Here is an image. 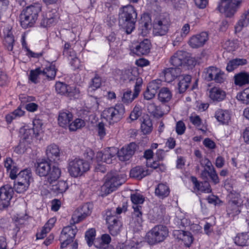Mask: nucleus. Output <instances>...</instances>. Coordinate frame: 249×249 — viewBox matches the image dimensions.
<instances>
[{
  "label": "nucleus",
  "mask_w": 249,
  "mask_h": 249,
  "mask_svg": "<svg viewBox=\"0 0 249 249\" xmlns=\"http://www.w3.org/2000/svg\"><path fill=\"white\" fill-rule=\"evenodd\" d=\"M142 114L141 110L138 107L135 106L133 110L131 112L129 119L131 121H133L136 120Z\"/></svg>",
  "instance_id": "59"
},
{
  "label": "nucleus",
  "mask_w": 249,
  "mask_h": 249,
  "mask_svg": "<svg viewBox=\"0 0 249 249\" xmlns=\"http://www.w3.org/2000/svg\"><path fill=\"white\" fill-rule=\"evenodd\" d=\"M169 16L166 14H161L157 17L153 22V33L154 36H162L168 32L170 26Z\"/></svg>",
  "instance_id": "6"
},
{
  "label": "nucleus",
  "mask_w": 249,
  "mask_h": 249,
  "mask_svg": "<svg viewBox=\"0 0 249 249\" xmlns=\"http://www.w3.org/2000/svg\"><path fill=\"white\" fill-rule=\"evenodd\" d=\"M132 208L133 212H132L131 214L132 218L135 222L137 223L138 225H140L143 221L142 206L134 205L132 206Z\"/></svg>",
  "instance_id": "37"
},
{
  "label": "nucleus",
  "mask_w": 249,
  "mask_h": 249,
  "mask_svg": "<svg viewBox=\"0 0 249 249\" xmlns=\"http://www.w3.org/2000/svg\"><path fill=\"white\" fill-rule=\"evenodd\" d=\"M155 212L154 217L157 221H160L165 214L166 209L164 205H160L158 207L154 208Z\"/></svg>",
  "instance_id": "49"
},
{
  "label": "nucleus",
  "mask_w": 249,
  "mask_h": 249,
  "mask_svg": "<svg viewBox=\"0 0 249 249\" xmlns=\"http://www.w3.org/2000/svg\"><path fill=\"white\" fill-rule=\"evenodd\" d=\"M55 88L56 92L58 94L65 95L70 98L72 97L74 98H77L76 97V92L78 90L76 88H71L64 83L61 82H56L55 85Z\"/></svg>",
  "instance_id": "19"
},
{
  "label": "nucleus",
  "mask_w": 249,
  "mask_h": 249,
  "mask_svg": "<svg viewBox=\"0 0 249 249\" xmlns=\"http://www.w3.org/2000/svg\"><path fill=\"white\" fill-rule=\"evenodd\" d=\"M85 123L81 119H76L69 125L71 131H74L85 126Z\"/></svg>",
  "instance_id": "52"
},
{
  "label": "nucleus",
  "mask_w": 249,
  "mask_h": 249,
  "mask_svg": "<svg viewBox=\"0 0 249 249\" xmlns=\"http://www.w3.org/2000/svg\"><path fill=\"white\" fill-rule=\"evenodd\" d=\"M29 143V141L27 140L22 139L18 144V145L16 147L15 151L17 153H24L27 150L26 145Z\"/></svg>",
  "instance_id": "58"
},
{
  "label": "nucleus",
  "mask_w": 249,
  "mask_h": 249,
  "mask_svg": "<svg viewBox=\"0 0 249 249\" xmlns=\"http://www.w3.org/2000/svg\"><path fill=\"white\" fill-rule=\"evenodd\" d=\"M122 184L118 175L114 173H108L105 177V181L101 187L103 195L107 196L115 191Z\"/></svg>",
  "instance_id": "10"
},
{
  "label": "nucleus",
  "mask_w": 249,
  "mask_h": 249,
  "mask_svg": "<svg viewBox=\"0 0 249 249\" xmlns=\"http://www.w3.org/2000/svg\"><path fill=\"white\" fill-rule=\"evenodd\" d=\"M243 0H221L217 9L227 18H232L240 7Z\"/></svg>",
  "instance_id": "8"
},
{
  "label": "nucleus",
  "mask_w": 249,
  "mask_h": 249,
  "mask_svg": "<svg viewBox=\"0 0 249 249\" xmlns=\"http://www.w3.org/2000/svg\"><path fill=\"white\" fill-rule=\"evenodd\" d=\"M56 71L55 65L52 63L49 66L42 70L46 72V73H42V74L46 76L48 80H53L56 76Z\"/></svg>",
  "instance_id": "43"
},
{
  "label": "nucleus",
  "mask_w": 249,
  "mask_h": 249,
  "mask_svg": "<svg viewBox=\"0 0 249 249\" xmlns=\"http://www.w3.org/2000/svg\"><path fill=\"white\" fill-rule=\"evenodd\" d=\"M200 165L206 168L207 170L212 171L215 170L211 161L207 158H204L200 160Z\"/></svg>",
  "instance_id": "61"
},
{
  "label": "nucleus",
  "mask_w": 249,
  "mask_h": 249,
  "mask_svg": "<svg viewBox=\"0 0 249 249\" xmlns=\"http://www.w3.org/2000/svg\"><path fill=\"white\" fill-rule=\"evenodd\" d=\"M151 27L152 23L150 15L147 13L143 14L139 25V34L142 36H146L149 33Z\"/></svg>",
  "instance_id": "22"
},
{
  "label": "nucleus",
  "mask_w": 249,
  "mask_h": 249,
  "mask_svg": "<svg viewBox=\"0 0 249 249\" xmlns=\"http://www.w3.org/2000/svg\"><path fill=\"white\" fill-rule=\"evenodd\" d=\"M234 243L239 246L244 247L249 245V236L248 233L238 234L234 238Z\"/></svg>",
  "instance_id": "41"
},
{
  "label": "nucleus",
  "mask_w": 249,
  "mask_h": 249,
  "mask_svg": "<svg viewBox=\"0 0 249 249\" xmlns=\"http://www.w3.org/2000/svg\"><path fill=\"white\" fill-rule=\"evenodd\" d=\"M40 26L41 27L47 28L52 26H54L51 20L47 16V14L42 15V18L40 22Z\"/></svg>",
  "instance_id": "60"
},
{
  "label": "nucleus",
  "mask_w": 249,
  "mask_h": 249,
  "mask_svg": "<svg viewBox=\"0 0 249 249\" xmlns=\"http://www.w3.org/2000/svg\"><path fill=\"white\" fill-rule=\"evenodd\" d=\"M33 127L29 128L28 126H24L20 130L23 133L22 139L27 140L30 138L35 137L36 139H40V135L42 134L43 123L40 119H35L33 121Z\"/></svg>",
  "instance_id": "9"
},
{
  "label": "nucleus",
  "mask_w": 249,
  "mask_h": 249,
  "mask_svg": "<svg viewBox=\"0 0 249 249\" xmlns=\"http://www.w3.org/2000/svg\"><path fill=\"white\" fill-rule=\"evenodd\" d=\"M42 73H46V72L42 71L40 68H37L34 70H31L29 79L32 82L36 84L37 83V79L38 76L42 74Z\"/></svg>",
  "instance_id": "54"
},
{
  "label": "nucleus",
  "mask_w": 249,
  "mask_h": 249,
  "mask_svg": "<svg viewBox=\"0 0 249 249\" xmlns=\"http://www.w3.org/2000/svg\"><path fill=\"white\" fill-rule=\"evenodd\" d=\"M170 190L166 183H160L155 188V195L160 199H164L168 196Z\"/></svg>",
  "instance_id": "30"
},
{
  "label": "nucleus",
  "mask_w": 249,
  "mask_h": 249,
  "mask_svg": "<svg viewBox=\"0 0 249 249\" xmlns=\"http://www.w3.org/2000/svg\"><path fill=\"white\" fill-rule=\"evenodd\" d=\"M203 75L205 80L208 82L214 81L216 83L221 84L224 83L226 79L224 72L214 66H210L205 68Z\"/></svg>",
  "instance_id": "11"
},
{
  "label": "nucleus",
  "mask_w": 249,
  "mask_h": 249,
  "mask_svg": "<svg viewBox=\"0 0 249 249\" xmlns=\"http://www.w3.org/2000/svg\"><path fill=\"white\" fill-rule=\"evenodd\" d=\"M96 231L94 229L91 228L88 230L85 233V239L89 247L92 246L95 239Z\"/></svg>",
  "instance_id": "51"
},
{
  "label": "nucleus",
  "mask_w": 249,
  "mask_h": 249,
  "mask_svg": "<svg viewBox=\"0 0 249 249\" xmlns=\"http://www.w3.org/2000/svg\"><path fill=\"white\" fill-rule=\"evenodd\" d=\"M229 200L226 208L227 214L229 217H233L241 212L242 202L239 194H231L229 195Z\"/></svg>",
  "instance_id": "12"
},
{
  "label": "nucleus",
  "mask_w": 249,
  "mask_h": 249,
  "mask_svg": "<svg viewBox=\"0 0 249 249\" xmlns=\"http://www.w3.org/2000/svg\"><path fill=\"white\" fill-rule=\"evenodd\" d=\"M46 160L53 163H57V161L59 160L60 155L59 147L55 144L48 146L46 150Z\"/></svg>",
  "instance_id": "23"
},
{
  "label": "nucleus",
  "mask_w": 249,
  "mask_h": 249,
  "mask_svg": "<svg viewBox=\"0 0 249 249\" xmlns=\"http://www.w3.org/2000/svg\"><path fill=\"white\" fill-rule=\"evenodd\" d=\"M209 97L213 101L220 102L225 99L226 93L220 89L214 87L210 89Z\"/></svg>",
  "instance_id": "32"
},
{
  "label": "nucleus",
  "mask_w": 249,
  "mask_h": 249,
  "mask_svg": "<svg viewBox=\"0 0 249 249\" xmlns=\"http://www.w3.org/2000/svg\"><path fill=\"white\" fill-rule=\"evenodd\" d=\"M208 38V34L207 32H203L191 36L188 41V44L192 48H198L203 46Z\"/></svg>",
  "instance_id": "21"
},
{
  "label": "nucleus",
  "mask_w": 249,
  "mask_h": 249,
  "mask_svg": "<svg viewBox=\"0 0 249 249\" xmlns=\"http://www.w3.org/2000/svg\"><path fill=\"white\" fill-rule=\"evenodd\" d=\"M191 180L194 185V189L202 192L210 193L212 192L211 186L208 181L205 180L199 182L197 178L194 176H191Z\"/></svg>",
  "instance_id": "27"
},
{
  "label": "nucleus",
  "mask_w": 249,
  "mask_h": 249,
  "mask_svg": "<svg viewBox=\"0 0 249 249\" xmlns=\"http://www.w3.org/2000/svg\"><path fill=\"white\" fill-rule=\"evenodd\" d=\"M30 184L18 180L14 181L13 190L19 194L24 193L28 188Z\"/></svg>",
  "instance_id": "46"
},
{
  "label": "nucleus",
  "mask_w": 249,
  "mask_h": 249,
  "mask_svg": "<svg viewBox=\"0 0 249 249\" xmlns=\"http://www.w3.org/2000/svg\"><path fill=\"white\" fill-rule=\"evenodd\" d=\"M152 44L147 38L140 41L131 49V52L137 56L146 55L150 52Z\"/></svg>",
  "instance_id": "17"
},
{
  "label": "nucleus",
  "mask_w": 249,
  "mask_h": 249,
  "mask_svg": "<svg viewBox=\"0 0 249 249\" xmlns=\"http://www.w3.org/2000/svg\"><path fill=\"white\" fill-rule=\"evenodd\" d=\"M142 84V79L140 77L137 78L134 86V93L132 94L131 90L129 89L124 90L123 95L121 97L122 102L126 105L131 103L138 96L141 89Z\"/></svg>",
  "instance_id": "15"
},
{
  "label": "nucleus",
  "mask_w": 249,
  "mask_h": 249,
  "mask_svg": "<svg viewBox=\"0 0 249 249\" xmlns=\"http://www.w3.org/2000/svg\"><path fill=\"white\" fill-rule=\"evenodd\" d=\"M68 189V185L67 183L63 180L58 181L56 184L53 185L51 188L52 191L57 195L62 194Z\"/></svg>",
  "instance_id": "40"
},
{
  "label": "nucleus",
  "mask_w": 249,
  "mask_h": 249,
  "mask_svg": "<svg viewBox=\"0 0 249 249\" xmlns=\"http://www.w3.org/2000/svg\"><path fill=\"white\" fill-rule=\"evenodd\" d=\"M150 172L148 169L144 170L143 168L141 166H137L133 168L130 172V175L131 177L141 179L146 176L149 175Z\"/></svg>",
  "instance_id": "36"
},
{
  "label": "nucleus",
  "mask_w": 249,
  "mask_h": 249,
  "mask_svg": "<svg viewBox=\"0 0 249 249\" xmlns=\"http://www.w3.org/2000/svg\"><path fill=\"white\" fill-rule=\"evenodd\" d=\"M97 130L98 136L101 139H103L106 135L105 125L103 122L99 123L97 126Z\"/></svg>",
  "instance_id": "63"
},
{
  "label": "nucleus",
  "mask_w": 249,
  "mask_h": 249,
  "mask_svg": "<svg viewBox=\"0 0 249 249\" xmlns=\"http://www.w3.org/2000/svg\"><path fill=\"white\" fill-rule=\"evenodd\" d=\"M32 172L30 169H25L18 172L16 178L17 180L30 184Z\"/></svg>",
  "instance_id": "39"
},
{
  "label": "nucleus",
  "mask_w": 249,
  "mask_h": 249,
  "mask_svg": "<svg viewBox=\"0 0 249 249\" xmlns=\"http://www.w3.org/2000/svg\"><path fill=\"white\" fill-rule=\"evenodd\" d=\"M80 214L77 216V220L76 221V223H78L84 219H85L87 216L89 215L91 213V209L89 208V205L86 204L83 205L81 209Z\"/></svg>",
  "instance_id": "45"
},
{
  "label": "nucleus",
  "mask_w": 249,
  "mask_h": 249,
  "mask_svg": "<svg viewBox=\"0 0 249 249\" xmlns=\"http://www.w3.org/2000/svg\"><path fill=\"white\" fill-rule=\"evenodd\" d=\"M185 52L182 51H177L171 57L170 62L171 65L174 68H179L185 62L184 54H186Z\"/></svg>",
  "instance_id": "28"
},
{
  "label": "nucleus",
  "mask_w": 249,
  "mask_h": 249,
  "mask_svg": "<svg viewBox=\"0 0 249 249\" xmlns=\"http://www.w3.org/2000/svg\"><path fill=\"white\" fill-rule=\"evenodd\" d=\"M45 14H47V16H48L50 20H51L53 25L56 24L59 18V13L56 9H52L49 10L46 12Z\"/></svg>",
  "instance_id": "53"
},
{
  "label": "nucleus",
  "mask_w": 249,
  "mask_h": 249,
  "mask_svg": "<svg viewBox=\"0 0 249 249\" xmlns=\"http://www.w3.org/2000/svg\"><path fill=\"white\" fill-rule=\"evenodd\" d=\"M68 169L70 175L76 178L82 176L89 169V164L83 159L75 158L69 161Z\"/></svg>",
  "instance_id": "7"
},
{
  "label": "nucleus",
  "mask_w": 249,
  "mask_h": 249,
  "mask_svg": "<svg viewBox=\"0 0 249 249\" xmlns=\"http://www.w3.org/2000/svg\"><path fill=\"white\" fill-rule=\"evenodd\" d=\"M181 70L180 68L171 67L167 68L164 70V75L165 81L168 83H170L175 79L181 76Z\"/></svg>",
  "instance_id": "25"
},
{
  "label": "nucleus",
  "mask_w": 249,
  "mask_h": 249,
  "mask_svg": "<svg viewBox=\"0 0 249 249\" xmlns=\"http://www.w3.org/2000/svg\"><path fill=\"white\" fill-rule=\"evenodd\" d=\"M138 148L135 142H131L127 145L123 147L118 151V157L121 161L128 160L135 153Z\"/></svg>",
  "instance_id": "18"
},
{
  "label": "nucleus",
  "mask_w": 249,
  "mask_h": 249,
  "mask_svg": "<svg viewBox=\"0 0 249 249\" xmlns=\"http://www.w3.org/2000/svg\"><path fill=\"white\" fill-rule=\"evenodd\" d=\"M185 124L182 121H179L177 122L176 129V132L178 135L183 134L185 132Z\"/></svg>",
  "instance_id": "64"
},
{
  "label": "nucleus",
  "mask_w": 249,
  "mask_h": 249,
  "mask_svg": "<svg viewBox=\"0 0 249 249\" xmlns=\"http://www.w3.org/2000/svg\"><path fill=\"white\" fill-rule=\"evenodd\" d=\"M24 114L25 111L22 109L21 106H19L16 109L5 116V120L8 124H10L13 120L24 116Z\"/></svg>",
  "instance_id": "33"
},
{
  "label": "nucleus",
  "mask_w": 249,
  "mask_h": 249,
  "mask_svg": "<svg viewBox=\"0 0 249 249\" xmlns=\"http://www.w3.org/2000/svg\"><path fill=\"white\" fill-rule=\"evenodd\" d=\"M249 24V11H246L241 16L240 19L234 26L235 33L240 32L244 27L247 26Z\"/></svg>",
  "instance_id": "31"
},
{
  "label": "nucleus",
  "mask_w": 249,
  "mask_h": 249,
  "mask_svg": "<svg viewBox=\"0 0 249 249\" xmlns=\"http://www.w3.org/2000/svg\"><path fill=\"white\" fill-rule=\"evenodd\" d=\"M111 242V237L109 235L107 234H104L102 235L101 238V242L98 245L95 246L99 249H105L104 246H107L109 245Z\"/></svg>",
  "instance_id": "56"
},
{
  "label": "nucleus",
  "mask_w": 249,
  "mask_h": 249,
  "mask_svg": "<svg viewBox=\"0 0 249 249\" xmlns=\"http://www.w3.org/2000/svg\"><path fill=\"white\" fill-rule=\"evenodd\" d=\"M115 155L110 152V150L104 151V162L107 164L112 162V159L115 158Z\"/></svg>",
  "instance_id": "62"
},
{
  "label": "nucleus",
  "mask_w": 249,
  "mask_h": 249,
  "mask_svg": "<svg viewBox=\"0 0 249 249\" xmlns=\"http://www.w3.org/2000/svg\"><path fill=\"white\" fill-rule=\"evenodd\" d=\"M142 131L144 134L150 133L152 130V123L150 118L144 119L141 124Z\"/></svg>",
  "instance_id": "47"
},
{
  "label": "nucleus",
  "mask_w": 249,
  "mask_h": 249,
  "mask_svg": "<svg viewBox=\"0 0 249 249\" xmlns=\"http://www.w3.org/2000/svg\"><path fill=\"white\" fill-rule=\"evenodd\" d=\"M41 11V5L39 3L28 6L23 10L19 17L21 27L24 29L33 27Z\"/></svg>",
  "instance_id": "3"
},
{
  "label": "nucleus",
  "mask_w": 249,
  "mask_h": 249,
  "mask_svg": "<svg viewBox=\"0 0 249 249\" xmlns=\"http://www.w3.org/2000/svg\"><path fill=\"white\" fill-rule=\"evenodd\" d=\"M77 231L78 230L74 224L63 228L59 239L61 242V249L67 247L68 245L73 242Z\"/></svg>",
  "instance_id": "13"
},
{
  "label": "nucleus",
  "mask_w": 249,
  "mask_h": 249,
  "mask_svg": "<svg viewBox=\"0 0 249 249\" xmlns=\"http://www.w3.org/2000/svg\"><path fill=\"white\" fill-rule=\"evenodd\" d=\"M73 115L70 111L65 110L60 111L58 117V123L61 127H66L72 121Z\"/></svg>",
  "instance_id": "26"
},
{
  "label": "nucleus",
  "mask_w": 249,
  "mask_h": 249,
  "mask_svg": "<svg viewBox=\"0 0 249 249\" xmlns=\"http://www.w3.org/2000/svg\"><path fill=\"white\" fill-rule=\"evenodd\" d=\"M168 229L162 225L154 227L146 235L145 240L150 245L163 242L168 236Z\"/></svg>",
  "instance_id": "4"
},
{
  "label": "nucleus",
  "mask_w": 249,
  "mask_h": 249,
  "mask_svg": "<svg viewBox=\"0 0 249 249\" xmlns=\"http://www.w3.org/2000/svg\"><path fill=\"white\" fill-rule=\"evenodd\" d=\"M131 200L133 203L132 206H141L144 201V197L140 194L135 193L131 194L130 196Z\"/></svg>",
  "instance_id": "50"
},
{
  "label": "nucleus",
  "mask_w": 249,
  "mask_h": 249,
  "mask_svg": "<svg viewBox=\"0 0 249 249\" xmlns=\"http://www.w3.org/2000/svg\"><path fill=\"white\" fill-rule=\"evenodd\" d=\"M106 222L108 225V229L112 236L117 235L120 231L122 223L118 217L113 214L110 210L106 212Z\"/></svg>",
  "instance_id": "14"
},
{
  "label": "nucleus",
  "mask_w": 249,
  "mask_h": 249,
  "mask_svg": "<svg viewBox=\"0 0 249 249\" xmlns=\"http://www.w3.org/2000/svg\"><path fill=\"white\" fill-rule=\"evenodd\" d=\"M160 80H154V81H152V82H150L148 84L147 87L148 88V90H150L152 92L156 94L157 92V91L160 88Z\"/></svg>",
  "instance_id": "57"
},
{
  "label": "nucleus",
  "mask_w": 249,
  "mask_h": 249,
  "mask_svg": "<svg viewBox=\"0 0 249 249\" xmlns=\"http://www.w3.org/2000/svg\"><path fill=\"white\" fill-rule=\"evenodd\" d=\"M36 174L40 177L46 178L50 185L60 178L61 171L57 163H53L45 159L38 160L35 163Z\"/></svg>",
  "instance_id": "1"
},
{
  "label": "nucleus",
  "mask_w": 249,
  "mask_h": 249,
  "mask_svg": "<svg viewBox=\"0 0 249 249\" xmlns=\"http://www.w3.org/2000/svg\"><path fill=\"white\" fill-rule=\"evenodd\" d=\"M159 161L157 160L153 161L150 165L147 166L156 170L158 172L162 173L165 172L166 170V166L163 163H160Z\"/></svg>",
  "instance_id": "55"
},
{
  "label": "nucleus",
  "mask_w": 249,
  "mask_h": 249,
  "mask_svg": "<svg viewBox=\"0 0 249 249\" xmlns=\"http://www.w3.org/2000/svg\"><path fill=\"white\" fill-rule=\"evenodd\" d=\"M137 18V13L133 6L127 5L120 8L119 25L127 34H130L135 29Z\"/></svg>",
  "instance_id": "2"
},
{
  "label": "nucleus",
  "mask_w": 249,
  "mask_h": 249,
  "mask_svg": "<svg viewBox=\"0 0 249 249\" xmlns=\"http://www.w3.org/2000/svg\"><path fill=\"white\" fill-rule=\"evenodd\" d=\"M215 117L221 124H227L230 120V115L227 110L218 109L215 113Z\"/></svg>",
  "instance_id": "38"
},
{
  "label": "nucleus",
  "mask_w": 249,
  "mask_h": 249,
  "mask_svg": "<svg viewBox=\"0 0 249 249\" xmlns=\"http://www.w3.org/2000/svg\"><path fill=\"white\" fill-rule=\"evenodd\" d=\"M102 84V78L97 73H95L89 83L88 92L89 94H91L93 91L100 88Z\"/></svg>",
  "instance_id": "35"
},
{
  "label": "nucleus",
  "mask_w": 249,
  "mask_h": 249,
  "mask_svg": "<svg viewBox=\"0 0 249 249\" xmlns=\"http://www.w3.org/2000/svg\"><path fill=\"white\" fill-rule=\"evenodd\" d=\"M236 98L243 104H249V87L237 94Z\"/></svg>",
  "instance_id": "48"
},
{
  "label": "nucleus",
  "mask_w": 249,
  "mask_h": 249,
  "mask_svg": "<svg viewBox=\"0 0 249 249\" xmlns=\"http://www.w3.org/2000/svg\"><path fill=\"white\" fill-rule=\"evenodd\" d=\"M234 84L236 85L242 86L243 85L249 84V73L242 71L234 76Z\"/></svg>",
  "instance_id": "34"
},
{
  "label": "nucleus",
  "mask_w": 249,
  "mask_h": 249,
  "mask_svg": "<svg viewBox=\"0 0 249 249\" xmlns=\"http://www.w3.org/2000/svg\"><path fill=\"white\" fill-rule=\"evenodd\" d=\"M4 166L7 171L9 173V177L13 180L16 179L18 176L19 167L13 160L10 158H7L4 161Z\"/></svg>",
  "instance_id": "24"
},
{
  "label": "nucleus",
  "mask_w": 249,
  "mask_h": 249,
  "mask_svg": "<svg viewBox=\"0 0 249 249\" xmlns=\"http://www.w3.org/2000/svg\"><path fill=\"white\" fill-rule=\"evenodd\" d=\"M192 77L190 75H182L179 77L178 88L179 93H183L189 88Z\"/></svg>",
  "instance_id": "29"
},
{
  "label": "nucleus",
  "mask_w": 249,
  "mask_h": 249,
  "mask_svg": "<svg viewBox=\"0 0 249 249\" xmlns=\"http://www.w3.org/2000/svg\"><path fill=\"white\" fill-rule=\"evenodd\" d=\"M124 113V106L122 103H118L114 107L105 109L101 115L109 124H113L122 120Z\"/></svg>",
  "instance_id": "5"
},
{
  "label": "nucleus",
  "mask_w": 249,
  "mask_h": 249,
  "mask_svg": "<svg viewBox=\"0 0 249 249\" xmlns=\"http://www.w3.org/2000/svg\"><path fill=\"white\" fill-rule=\"evenodd\" d=\"M172 93L169 89L167 88H162L158 94V99L162 103L168 102L172 98Z\"/></svg>",
  "instance_id": "42"
},
{
  "label": "nucleus",
  "mask_w": 249,
  "mask_h": 249,
  "mask_svg": "<svg viewBox=\"0 0 249 249\" xmlns=\"http://www.w3.org/2000/svg\"><path fill=\"white\" fill-rule=\"evenodd\" d=\"M12 28L10 26H4L2 31H0V36L4 38V45L9 51H12L13 49L15 39L11 31Z\"/></svg>",
  "instance_id": "20"
},
{
  "label": "nucleus",
  "mask_w": 249,
  "mask_h": 249,
  "mask_svg": "<svg viewBox=\"0 0 249 249\" xmlns=\"http://www.w3.org/2000/svg\"><path fill=\"white\" fill-rule=\"evenodd\" d=\"M13 193V188L9 184L4 185L0 188V210L9 206Z\"/></svg>",
  "instance_id": "16"
},
{
  "label": "nucleus",
  "mask_w": 249,
  "mask_h": 249,
  "mask_svg": "<svg viewBox=\"0 0 249 249\" xmlns=\"http://www.w3.org/2000/svg\"><path fill=\"white\" fill-rule=\"evenodd\" d=\"M148 110L154 117L160 118L163 116L164 113L161 110V107L157 106L154 103L150 104L148 107Z\"/></svg>",
  "instance_id": "44"
}]
</instances>
